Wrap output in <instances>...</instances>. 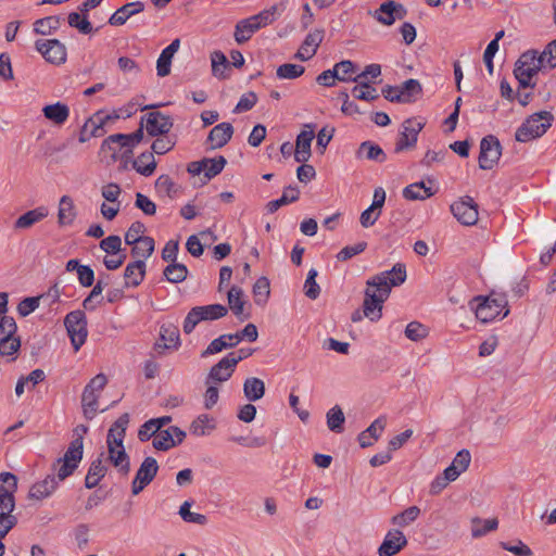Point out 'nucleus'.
<instances>
[{
    "instance_id": "ea45409f",
    "label": "nucleus",
    "mask_w": 556,
    "mask_h": 556,
    "mask_svg": "<svg viewBox=\"0 0 556 556\" xmlns=\"http://www.w3.org/2000/svg\"><path fill=\"white\" fill-rule=\"evenodd\" d=\"M212 74L214 77L225 79L228 77L229 62L222 51H214L211 54Z\"/></svg>"
},
{
    "instance_id": "b1692460",
    "label": "nucleus",
    "mask_w": 556,
    "mask_h": 556,
    "mask_svg": "<svg viewBox=\"0 0 556 556\" xmlns=\"http://www.w3.org/2000/svg\"><path fill=\"white\" fill-rule=\"evenodd\" d=\"M129 424V415L127 413L121 415L118 419L111 426L106 435V445L118 446L124 445L126 429Z\"/></svg>"
},
{
    "instance_id": "2f4dec72",
    "label": "nucleus",
    "mask_w": 556,
    "mask_h": 556,
    "mask_svg": "<svg viewBox=\"0 0 556 556\" xmlns=\"http://www.w3.org/2000/svg\"><path fill=\"white\" fill-rule=\"evenodd\" d=\"M243 394L249 402H256L265 395V383L256 377H249L243 382Z\"/></svg>"
},
{
    "instance_id": "79ce46f5",
    "label": "nucleus",
    "mask_w": 556,
    "mask_h": 556,
    "mask_svg": "<svg viewBox=\"0 0 556 556\" xmlns=\"http://www.w3.org/2000/svg\"><path fill=\"white\" fill-rule=\"evenodd\" d=\"M432 194L431 188L426 187L422 181L410 184L403 190V197L406 200H426Z\"/></svg>"
},
{
    "instance_id": "37998d69",
    "label": "nucleus",
    "mask_w": 556,
    "mask_h": 556,
    "mask_svg": "<svg viewBox=\"0 0 556 556\" xmlns=\"http://www.w3.org/2000/svg\"><path fill=\"white\" fill-rule=\"evenodd\" d=\"M98 393H93L89 391V389H84L81 395V406L86 419L91 420L96 416L98 412Z\"/></svg>"
},
{
    "instance_id": "393cba45",
    "label": "nucleus",
    "mask_w": 556,
    "mask_h": 556,
    "mask_svg": "<svg viewBox=\"0 0 556 556\" xmlns=\"http://www.w3.org/2000/svg\"><path fill=\"white\" fill-rule=\"evenodd\" d=\"M48 215L49 210L46 206H38L34 210L27 211L14 222V229H28L45 219Z\"/></svg>"
},
{
    "instance_id": "c85d7f7f",
    "label": "nucleus",
    "mask_w": 556,
    "mask_h": 556,
    "mask_svg": "<svg viewBox=\"0 0 556 556\" xmlns=\"http://www.w3.org/2000/svg\"><path fill=\"white\" fill-rule=\"evenodd\" d=\"M119 116L104 114L102 111L97 112L87 122V127H90V136L102 137L105 135V125L110 122L117 119Z\"/></svg>"
},
{
    "instance_id": "c03bdc74",
    "label": "nucleus",
    "mask_w": 556,
    "mask_h": 556,
    "mask_svg": "<svg viewBox=\"0 0 556 556\" xmlns=\"http://www.w3.org/2000/svg\"><path fill=\"white\" fill-rule=\"evenodd\" d=\"M188 273L186 265L177 262L170 263L163 270L164 277L172 283H179L186 280Z\"/></svg>"
},
{
    "instance_id": "f03ea898",
    "label": "nucleus",
    "mask_w": 556,
    "mask_h": 556,
    "mask_svg": "<svg viewBox=\"0 0 556 556\" xmlns=\"http://www.w3.org/2000/svg\"><path fill=\"white\" fill-rule=\"evenodd\" d=\"M16 491V476L11 472L0 473V538H4L17 523V518L12 515L15 508Z\"/></svg>"
},
{
    "instance_id": "cd10ccee",
    "label": "nucleus",
    "mask_w": 556,
    "mask_h": 556,
    "mask_svg": "<svg viewBox=\"0 0 556 556\" xmlns=\"http://www.w3.org/2000/svg\"><path fill=\"white\" fill-rule=\"evenodd\" d=\"M76 208L70 195H63L59 202L58 224L61 227L72 225L76 218Z\"/></svg>"
},
{
    "instance_id": "6e6552de",
    "label": "nucleus",
    "mask_w": 556,
    "mask_h": 556,
    "mask_svg": "<svg viewBox=\"0 0 556 556\" xmlns=\"http://www.w3.org/2000/svg\"><path fill=\"white\" fill-rule=\"evenodd\" d=\"M425 127V122L417 118H407L401 125V131L395 142L394 151L400 153L416 147L418 135Z\"/></svg>"
},
{
    "instance_id": "0eeeda50",
    "label": "nucleus",
    "mask_w": 556,
    "mask_h": 556,
    "mask_svg": "<svg viewBox=\"0 0 556 556\" xmlns=\"http://www.w3.org/2000/svg\"><path fill=\"white\" fill-rule=\"evenodd\" d=\"M475 301L479 302L475 308L476 317L482 323L495 319L508 304L506 295L494 293L486 298L478 296Z\"/></svg>"
},
{
    "instance_id": "052dcab7",
    "label": "nucleus",
    "mask_w": 556,
    "mask_h": 556,
    "mask_svg": "<svg viewBox=\"0 0 556 556\" xmlns=\"http://www.w3.org/2000/svg\"><path fill=\"white\" fill-rule=\"evenodd\" d=\"M317 275L318 273L315 268L309 269L304 282V293L311 300L317 299L320 293V288L316 282Z\"/></svg>"
},
{
    "instance_id": "a18cd8bd",
    "label": "nucleus",
    "mask_w": 556,
    "mask_h": 556,
    "mask_svg": "<svg viewBox=\"0 0 556 556\" xmlns=\"http://www.w3.org/2000/svg\"><path fill=\"white\" fill-rule=\"evenodd\" d=\"M131 255L143 262L149 258L154 252V240L151 237H143L141 241H137L132 244Z\"/></svg>"
},
{
    "instance_id": "9d476101",
    "label": "nucleus",
    "mask_w": 556,
    "mask_h": 556,
    "mask_svg": "<svg viewBox=\"0 0 556 556\" xmlns=\"http://www.w3.org/2000/svg\"><path fill=\"white\" fill-rule=\"evenodd\" d=\"M159 465L155 458L146 457L140 465L131 483V493L138 495L155 478Z\"/></svg>"
},
{
    "instance_id": "a878e982",
    "label": "nucleus",
    "mask_w": 556,
    "mask_h": 556,
    "mask_svg": "<svg viewBox=\"0 0 556 556\" xmlns=\"http://www.w3.org/2000/svg\"><path fill=\"white\" fill-rule=\"evenodd\" d=\"M108 467L104 465V452L94 459L88 469L85 478V485L87 489L96 488L101 479L105 476Z\"/></svg>"
},
{
    "instance_id": "774afa93",
    "label": "nucleus",
    "mask_w": 556,
    "mask_h": 556,
    "mask_svg": "<svg viewBox=\"0 0 556 556\" xmlns=\"http://www.w3.org/2000/svg\"><path fill=\"white\" fill-rule=\"evenodd\" d=\"M83 450L84 445L79 444L77 441H72L62 458L78 465L83 459Z\"/></svg>"
},
{
    "instance_id": "864d4df0",
    "label": "nucleus",
    "mask_w": 556,
    "mask_h": 556,
    "mask_svg": "<svg viewBox=\"0 0 556 556\" xmlns=\"http://www.w3.org/2000/svg\"><path fill=\"white\" fill-rule=\"evenodd\" d=\"M269 280L266 277H260L253 286L254 301L257 305H262L269 296Z\"/></svg>"
},
{
    "instance_id": "338daca9",
    "label": "nucleus",
    "mask_w": 556,
    "mask_h": 556,
    "mask_svg": "<svg viewBox=\"0 0 556 556\" xmlns=\"http://www.w3.org/2000/svg\"><path fill=\"white\" fill-rule=\"evenodd\" d=\"M405 336L412 341H420L428 336V330L420 323L412 321L406 326Z\"/></svg>"
},
{
    "instance_id": "7c9ffc66",
    "label": "nucleus",
    "mask_w": 556,
    "mask_h": 556,
    "mask_svg": "<svg viewBox=\"0 0 556 556\" xmlns=\"http://www.w3.org/2000/svg\"><path fill=\"white\" fill-rule=\"evenodd\" d=\"M471 462V455L468 450L459 451L454 457L452 464L444 470L445 476L456 480L460 473L467 470Z\"/></svg>"
},
{
    "instance_id": "4d7b16f0",
    "label": "nucleus",
    "mask_w": 556,
    "mask_h": 556,
    "mask_svg": "<svg viewBox=\"0 0 556 556\" xmlns=\"http://www.w3.org/2000/svg\"><path fill=\"white\" fill-rule=\"evenodd\" d=\"M304 66L298 64L286 63L277 68V77L280 79H295L303 75Z\"/></svg>"
},
{
    "instance_id": "f3484780",
    "label": "nucleus",
    "mask_w": 556,
    "mask_h": 556,
    "mask_svg": "<svg viewBox=\"0 0 556 556\" xmlns=\"http://www.w3.org/2000/svg\"><path fill=\"white\" fill-rule=\"evenodd\" d=\"M324 36V29H314L307 34L300 49L298 50L295 58L301 61H307L312 59L316 54L319 45L323 42Z\"/></svg>"
},
{
    "instance_id": "e433bc0d",
    "label": "nucleus",
    "mask_w": 556,
    "mask_h": 556,
    "mask_svg": "<svg viewBox=\"0 0 556 556\" xmlns=\"http://www.w3.org/2000/svg\"><path fill=\"white\" fill-rule=\"evenodd\" d=\"M215 427L214 419L206 414H202L191 422L190 433L195 437H204L213 431Z\"/></svg>"
},
{
    "instance_id": "e2e57ef3",
    "label": "nucleus",
    "mask_w": 556,
    "mask_h": 556,
    "mask_svg": "<svg viewBox=\"0 0 556 556\" xmlns=\"http://www.w3.org/2000/svg\"><path fill=\"white\" fill-rule=\"evenodd\" d=\"M68 24L79 30L81 34H90L93 29L91 23L86 16H81L78 12H72L68 14Z\"/></svg>"
},
{
    "instance_id": "3c124183",
    "label": "nucleus",
    "mask_w": 556,
    "mask_h": 556,
    "mask_svg": "<svg viewBox=\"0 0 556 556\" xmlns=\"http://www.w3.org/2000/svg\"><path fill=\"white\" fill-rule=\"evenodd\" d=\"M351 93L355 99L368 102L375 101L379 98L377 89L371 85H366L365 83H361V85H355L352 88Z\"/></svg>"
},
{
    "instance_id": "4be33fe9",
    "label": "nucleus",
    "mask_w": 556,
    "mask_h": 556,
    "mask_svg": "<svg viewBox=\"0 0 556 556\" xmlns=\"http://www.w3.org/2000/svg\"><path fill=\"white\" fill-rule=\"evenodd\" d=\"M59 483L54 475H48L43 480L31 485L28 497L38 501L49 497L56 490Z\"/></svg>"
},
{
    "instance_id": "6e6d98bb",
    "label": "nucleus",
    "mask_w": 556,
    "mask_h": 556,
    "mask_svg": "<svg viewBox=\"0 0 556 556\" xmlns=\"http://www.w3.org/2000/svg\"><path fill=\"white\" fill-rule=\"evenodd\" d=\"M191 503L186 501L179 508V515L186 522L197 523L204 526L207 522V518L205 515L193 513L190 510Z\"/></svg>"
},
{
    "instance_id": "39448f33",
    "label": "nucleus",
    "mask_w": 556,
    "mask_h": 556,
    "mask_svg": "<svg viewBox=\"0 0 556 556\" xmlns=\"http://www.w3.org/2000/svg\"><path fill=\"white\" fill-rule=\"evenodd\" d=\"M227 313L228 308L222 304L194 306L189 311L184 320V332L189 334L193 331L199 323L219 319L225 317Z\"/></svg>"
},
{
    "instance_id": "2eb2a0df",
    "label": "nucleus",
    "mask_w": 556,
    "mask_h": 556,
    "mask_svg": "<svg viewBox=\"0 0 556 556\" xmlns=\"http://www.w3.org/2000/svg\"><path fill=\"white\" fill-rule=\"evenodd\" d=\"M406 15V9L403 4L393 0L383 2L376 11V18L383 25H392L396 20H402Z\"/></svg>"
},
{
    "instance_id": "58836bf2",
    "label": "nucleus",
    "mask_w": 556,
    "mask_h": 556,
    "mask_svg": "<svg viewBox=\"0 0 556 556\" xmlns=\"http://www.w3.org/2000/svg\"><path fill=\"white\" fill-rule=\"evenodd\" d=\"M227 299L229 308L237 317H240L243 314L245 304L243 290L238 286H232L227 292Z\"/></svg>"
},
{
    "instance_id": "f704fd0d",
    "label": "nucleus",
    "mask_w": 556,
    "mask_h": 556,
    "mask_svg": "<svg viewBox=\"0 0 556 556\" xmlns=\"http://www.w3.org/2000/svg\"><path fill=\"white\" fill-rule=\"evenodd\" d=\"M260 29V24L252 21V16L241 20L235 28V39L238 43L247 42L252 35Z\"/></svg>"
},
{
    "instance_id": "69168bd1",
    "label": "nucleus",
    "mask_w": 556,
    "mask_h": 556,
    "mask_svg": "<svg viewBox=\"0 0 556 556\" xmlns=\"http://www.w3.org/2000/svg\"><path fill=\"white\" fill-rule=\"evenodd\" d=\"M146 231L144 224L141 222H134L125 233V242L132 245L137 241H141Z\"/></svg>"
},
{
    "instance_id": "f257e3e1",
    "label": "nucleus",
    "mask_w": 556,
    "mask_h": 556,
    "mask_svg": "<svg viewBox=\"0 0 556 556\" xmlns=\"http://www.w3.org/2000/svg\"><path fill=\"white\" fill-rule=\"evenodd\" d=\"M406 280V267L396 263L392 269L370 277L366 282L363 302V315L371 321L382 317L383 303L388 300L392 287H397Z\"/></svg>"
},
{
    "instance_id": "423d86ee",
    "label": "nucleus",
    "mask_w": 556,
    "mask_h": 556,
    "mask_svg": "<svg viewBox=\"0 0 556 556\" xmlns=\"http://www.w3.org/2000/svg\"><path fill=\"white\" fill-rule=\"evenodd\" d=\"M64 326L74 351L77 352L85 344L88 336L85 313L80 309L68 313L64 318Z\"/></svg>"
},
{
    "instance_id": "dca6fc26",
    "label": "nucleus",
    "mask_w": 556,
    "mask_h": 556,
    "mask_svg": "<svg viewBox=\"0 0 556 556\" xmlns=\"http://www.w3.org/2000/svg\"><path fill=\"white\" fill-rule=\"evenodd\" d=\"M236 361L228 355L222 358L217 364H215L206 378V384L210 383H219L227 381L235 371Z\"/></svg>"
},
{
    "instance_id": "603ef678",
    "label": "nucleus",
    "mask_w": 556,
    "mask_h": 556,
    "mask_svg": "<svg viewBox=\"0 0 556 556\" xmlns=\"http://www.w3.org/2000/svg\"><path fill=\"white\" fill-rule=\"evenodd\" d=\"M204 164H205L204 176L207 179H212L222 173L225 165L227 164V161L223 155H219V156L213 157V159L205 157Z\"/></svg>"
},
{
    "instance_id": "72a5a7b5",
    "label": "nucleus",
    "mask_w": 556,
    "mask_h": 556,
    "mask_svg": "<svg viewBox=\"0 0 556 556\" xmlns=\"http://www.w3.org/2000/svg\"><path fill=\"white\" fill-rule=\"evenodd\" d=\"M132 167L137 173L146 177L151 176L155 168L156 162L153 152H142L134 162Z\"/></svg>"
},
{
    "instance_id": "a19ab883",
    "label": "nucleus",
    "mask_w": 556,
    "mask_h": 556,
    "mask_svg": "<svg viewBox=\"0 0 556 556\" xmlns=\"http://www.w3.org/2000/svg\"><path fill=\"white\" fill-rule=\"evenodd\" d=\"M497 526L498 521L495 518L482 520L479 517H475L471 519V535L475 539L483 536L486 533L496 530Z\"/></svg>"
},
{
    "instance_id": "473e14b6",
    "label": "nucleus",
    "mask_w": 556,
    "mask_h": 556,
    "mask_svg": "<svg viewBox=\"0 0 556 556\" xmlns=\"http://www.w3.org/2000/svg\"><path fill=\"white\" fill-rule=\"evenodd\" d=\"M160 338L163 344L157 343L156 348L176 349L179 344V330L173 324H164L160 329Z\"/></svg>"
},
{
    "instance_id": "9b49d317",
    "label": "nucleus",
    "mask_w": 556,
    "mask_h": 556,
    "mask_svg": "<svg viewBox=\"0 0 556 556\" xmlns=\"http://www.w3.org/2000/svg\"><path fill=\"white\" fill-rule=\"evenodd\" d=\"M35 47L49 63L59 65L66 61V48L58 39H40L35 42Z\"/></svg>"
},
{
    "instance_id": "bf43d9fd",
    "label": "nucleus",
    "mask_w": 556,
    "mask_h": 556,
    "mask_svg": "<svg viewBox=\"0 0 556 556\" xmlns=\"http://www.w3.org/2000/svg\"><path fill=\"white\" fill-rule=\"evenodd\" d=\"M21 348V340L18 337H10L7 339L0 338V355L12 357L14 359V355Z\"/></svg>"
},
{
    "instance_id": "4468645a",
    "label": "nucleus",
    "mask_w": 556,
    "mask_h": 556,
    "mask_svg": "<svg viewBox=\"0 0 556 556\" xmlns=\"http://www.w3.org/2000/svg\"><path fill=\"white\" fill-rule=\"evenodd\" d=\"M407 545V539L401 530H390L380 547L378 548L379 556H394Z\"/></svg>"
},
{
    "instance_id": "c756f323",
    "label": "nucleus",
    "mask_w": 556,
    "mask_h": 556,
    "mask_svg": "<svg viewBox=\"0 0 556 556\" xmlns=\"http://www.w3.org/2000/svg\"><path fill=\"white\" fill-rule=\"evenodd\" d=\"M43 116L55 125H63L70 116V108L65 103L56 102L42 109Z\"/></svg>"
},
{
    "instance_id": "20e7f679",
    "label": "nucleus",
    "mask_w": 556,
    "mask_h": 556,
    "mask_svg": "<svg viewBox=\"0 0 556 556\" xmlns=\"http://www.w3.org/2000/svg\"><path fill=\"white\" fill-rule=\"evenodd\" d=\"M554 115L547 111H541L530 115L520 127L517 128L515 138L519 142H528L542 137L552 126Z\"/></svg>"
},
{
    "instance_id": "f8f14e48",
    "label": "nucleus",
    "mask_w": 556,
    "mask_h": 556,
    "mask_svg": "<svg viewBox=\"0 0 556 556\" xmlns=\"http://www.w3.org/2000/svg\"><path fill=\"white\" fill-rule=\"evenodd\" d=\"M141 122L151 137L166 135L173 127L172 117L159 111L146 114L141 117Z\"/></svg>"
},
{
    "instance_id": "7ed1b4c3",
    "label": "nucleus",
    "mask_w": 556,
    "mask_h": 556,
    "mask_svg": "<svg viewBox=\"0 0 556 556\" xmlns=\"http://www.w3.org/2000/svg\"><path fill=\"white\" fill-rule=\"evenodd\" d=\"M545 71L539 51L531 49L523 52L517 60L514 68V75L521 88H534L533 76L539 72Z\"/></svg>"
},
{
    "instance_id": "6ab92c4d",
    "label": "nucleus",
    "mask_w": 556,
    "mask_h": 556,
    "mask_svg": "<svg viewBox=\"0 0 556 556\" xmlns=\"http://www.w3.org/2000/svg\"><path fill=\"white\" fill-rule=\"evenodd\" d=\"M144 10V3L141 1L129 2L118 8L109 18L113 26L124 25L127 20Z\"/></svg>"
},
{
    "instance_id": "13d9d810",
    "label": "nucleus",
    "mask_w": 556,
    "mask_h": 556,
    "mask_svg": "<svg viewBox=\"0 0 556 556\" xmlns=\"http://www.w3.org/2000/svg\"><path fill=\"white\" fill-rule=\"evenodd\" d=\"M78 467L75 463L66 462L64 458H59L53 464V470L56 472V480L59 482L65 480L67 477H70L74 470Z\"/></svg>"
},
{
    "instance_id": "412c9836",
    "label": "nucleus",
    "mask_w": 556,
    "mask_h": 556,
    "mask_svg": "<svg viewBox=\"0 0 556 556\" xmlns=\"http://www.w3.org/2000/svg\"><path fill=\"white\" fill-rule=\"evenodd\" d=\"M315 137L314 130H302L295 142L294 160L299 163H305L311 157V144Z\"/></svg>"
},
{
    "instance_id": "09e8293b",
    "label": "nucleus",
    "mask_w": 556,
    "mask_h": 556,
    "mask_svg": "<svg viewBox=\"0 0 556 556\" xmlns=\"http://www.w3.org/2000/svg\"><path fill=\"white\" fill-rule=\"evenodd\" d=\"M420 515V508L417 506H409L402 513L392 517L391 522L397 527H407L414 522Z\"/></svg>"
},
{
    "instance_id": "de8ad7c7",
    "label": "nucleus",
    "mask_w": 556,
    "mask_h": 556,
    "mask_svg": "<svg viewBox=\"0 0 556 556\" xmlns=\"http://www.w3.org/2000/svg\"><path fill=\"white\" fill-rule=\"evenodd\" d=\"M345 421L344 414L339 405L333 406L327 413V426L337 433L343 431V424Z\"/></svg>"
},
{
    "instance_id": "aec40b11",
    "label": "nucleus",
    "mask_w": 556,
    "mask_h": 556,
    "mask_svg": "<svg viewBox=\"0 0 556 556\" xmlns=\"http://www.w3.org/2000/svg\"><path fill=\"white\" fill-rule=\"evenodd\" d=\"M386 425L387 419L384 416L375 419L366 430L358 434V442L361 447L365 448L371 446L374 442L380 438L382 431L386 428Z\"/></svg>"
},
{
    "instance_id": "4c0bfd02",
    "label": "nucleus",
    "mask_w": 556,
    "mask_h": 556,
    "mask_svg": "<svg viewBox=\"0 0 556 556\" xmlns=\"http://www.w3.org/2000/svg\"><path fill=\"white\" fill-rule=\"evenodd\" d=\"M299 189L296 187L289 186L283 190V193L279 199L269 201L266 208L268 213H275L282 205L295 202L299 199Z\"/></svg>"
},
{
    "instance_id": "5701e85b",
    "label": "nucleus",
    "mask_w": 556,
    "mask_h": 556,
    "mask_svg": "<svg viewBox=\"0 0 556 556\" xmlns=\"http://www.w3.org/2000/svg\"><path fill=\"white\" fill-rule=\"evenodd\" d=\"M106 459L123 475L127 476L130 471V460L124 445L108 446Z\"/></svg>"
},
{
    "instance_id": "1a4fd4ad",
    "label": "nucleus",
    "mask_w": 556,
    "mask_h": 556,
    "mask_svg": "<svg viewBox=\"0 0 556 556\" xmlns=\"http://www.w3.org/2000/svg\"><path fill=\"white\" fill-rule=\"evenodd\" d=\"M502 147L495 136L489 135L480 142L479 166L482 169H492L498 162Z\"/></svg>"
},
{
    "instance_id": "c9c22d12",
    "label": "nucleus",
    "mask_w": 556,
    "mask_h": 556,
    "mask_svg": "<svg viewBox=\"0 0 556 556\" xmlns=\"http://www.w3.org/2000/svg\"><path fill=\"white\" fill-rule=\"evenodd\" d=\"M366 157L370 161L383 163L387 160L384 151L376 143L371 141H364L361 143L357 150V157Z\"/></svg>"
},
{
    "instance_id": "8fccbe9b",
    "label": "nucleus",
    "mask_w": 556,
    "mask_h": 556,
    "mask_svg": "<svg viewBox=\"0 0 556 556\" xmlns=\"http://www.w3.org/2000/svg\"><path fill=\"white\" fill-rule=\"evenodd\" d=\"M152 445L159 451H167L177 445V441L172 437L169 428L159 430L153 438Z\"/></svg>"
},
{
    "instance_id": "ddd939ff",
    "label": "nucleus",
    "mask_w": 556,
    "mask_h": 556,
    "mask_svg": "<svg viewBox=\"0 0 556 556\" xmlns=\"http://www.w3.org/2000/svg\"><path fill=\"white\" fill-rule=\"evenodd\" d=\"M451 212L460 224L466 226L475 225L478 220V206L470 197L454 202L451 205Z\"/></svg>"
},
{
    "instance_id": "5fc2aeb1",
    "label": "nucleus",
    "mask_w": 556,
    "mask_h": 556,
    "mask_svg": "<svg viewBox=\"0 0 556 556\" xmlns=\"http://www.w3.org/2000/svg\"><path fill=\"white\" fill-rule=\"evenodd\" d=\"M60 26V18L58 16H48L37 20L34 24V30L40 35H49L52 30L58 29Z\"/></svg>"
},
{
    "instance_id": "a211bd4d",
    "label": "nucleus",
    "mask_w": 556,
    "mask_h": 556,
    "mask_svg": "<svg viewBox=\"0 0 556 556\" xmlns=\"http://www.w3.org/2000/svg\"><path fill=\"white\" fill-rule=\"evenodd\" d=\"M233 134V127L230 123H220L214 126L206 141L211 144V149H219L226 146L231 139Z\"/></svg>"
},
{
    "instance_id": "49530a36",
    "label": "nucleus",
    "mask_w": 556,
    "mask_h": 556,
    "mask_svg": "<svg viewBox=\"0 0 556 556\" xmlns=\"http://www.w3.org/2000/svg\"><path fill=\"white\" fill-rule=\"evenodd\" d=\"M337 72L339 81H354L355 75H357V65L350 60L338 62L333 66Z\"/></svg>"
},
{
    "instance_id": "680f3d73",
    "label": "nucleus",
    "mask_w": 556,
    "mask_h": 556,
    "mask_svg": "<svg viewBox=\"0 0 556 556\" xmlns=\"http://www.w3.org/2000/svg\"><path fill=\"white\" fill-rule=\"evenodd\" d=\"M422 90L420 83L417 79H407L399 87V92H403V103L410 102L413 97L420 93Z\"/></svg>"
},
{
    "instance_id": "bb28decb",
    "label": "nucleus",
    "mask_w": 556,
    "mask_h": 556,
    "mask_svg": "<svg viewBox=\"0 0 556 556\" xmlns=\"http://www.w3.org/2000/svg\"><path fill=\"white\" fill-rule=\"evenodd\" d=\"M146 275V263L137 260L129 263L124 271L125 287H138Z\"/></svg>"
},
{
    "instance_id": "0e129e2a",
    "label": "nucleus",
    "mask_w": 556,
    "mask_h": 556,
    "mask_svg": "<svg viewBox=\"0 0 556 556\" xmlns=\"http://www.w3.org/2000/svg\"><path fill=\"white\" fill-rule=\"evenodd\" d=\"M545 70L556 67V39L546 45L544 50L539 53Z\"/></svg>"
}]
</instances>
